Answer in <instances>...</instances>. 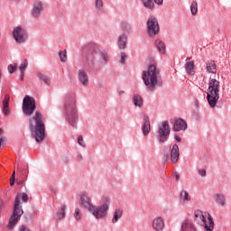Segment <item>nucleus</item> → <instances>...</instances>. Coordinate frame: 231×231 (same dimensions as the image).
<instances>
[{
    "label": "nucleus",
    "mask_w": 231,
    "mask_h": 231,
    "mask_svg": "<svg viewBox=\"0 0 231 231\" xmlns=\"http://www.w3.org/2000/svg\"><path fill=\"white\" fill-rule=\"evenodd\" d=\"M28 194L24 192L15 196L13 214L9 218V223L7 224V228L9 230H14L15 225H17V222L19 221V219H21V216L24 214V211L23 210V206L21 205V199L22 201H23V203H26L28 201Z\"/></svg>",
    "instance_id": "7ed1b4c3"
},
{
    "label": "nucleus",
    "mask_w": 231,
    "mask_h": 231,
    "mask_svg": "<svg viewBox=\"0 0 231 231\" xmlns=\"http://www.w3.org/2000/svg\"><path fill=\"white\" fill-rule=\"evenodd\" d=\"M143 81L148 91H154L156 88L163 86L160 69L154 64H151L146 70L143 71Z\"/></svg>",
    "instance_id": "f03ea898"
},
{
    "label": "nucleus",
    "mask_w": 231,
    "mask_h": 231,
    "mask_svg": "<svg viewBox=\"0 0 231 231\" xmlns=\"http://www.w3.org/2000/svg\"><path fill=\"white\" fill-rule=\"evenodd\" d=\"M64 116L69 125L77 129L79 122V113L77 112V105L75 104V97L68 96L65 98Z\"/></svg>",
    "instance_id": "20e7f679"
},
{
    "label": "nucleus",
    "mask_w": 231,
    "mask_h": 231,
    "mask_svg": "<svg viewBox=\"0 0 231 231\" xmlns=\"http://www.w3.org/2000/svg\"><path fill=\"white\" fill-rule=\"evenodd\" d=\"M191 15H197L198 14V2L193 1L190 5Z\"/></svg>",
    "instance_id": "2f4dec72"
},
{
    "label": "nucleus",
    "mask_w": 231,
    "mask_h": 231,
    "mask_svg": "<svg viewBox=\"0 0 231 231\" xmlns=\"http://www.w3.org/2000/svg\"><path fill=\"white\" fill-rule=\"evenodd\" d=\"M190 60V58H187V60Z\"/></svg>",
    "instance_id": "052dcab7"
},
{
    "label": "nucleus",
    "mask_w": 231,
    "mask_h": 231,
    "mask_svg": "<svg viewBox=\"0 0 231 231\" xmlns=\"http://www.w3.org/2000/svg\"><path fill=\"white\" fill-rule=\"evenodd\" d=\"M79 205L85 210H88V212H91L94 207L93 203H91V198H89L87 193H83L79 196Z\"/></svg>",
    "instance_id": "f8f14e48"
},
{
    "label": "nucleus",
    "mask_w": 231,
    "mask_h": 231,
    "mask_svg": "<svg viewBox=\"0 0 231 231\" xmlns=\"http://www.w3.org/2000/svg\"><path fill=\"white\" fill-rule=\"evenodd\" d=\"M36 76L38 77L39 80L42 82H44V84H47V86H50L51 84V80L50 79V77L46 74H42V72H37Z\"/></svg>",
    "instance_id": "393cba45"
},
{
    "label": "nucleus",
    "mask_w": 231,
    "mask_h": 231,
    "mask_svg": "<svg viewBox=\"0 0 231 231\" xmlns=\"http://www.w3.org/2000/svg\"><path fill=\"white\" fill-rule=\"evenodd\" d=\"M11 181H15V171H14L12 176H11Z\"/></svg>",
    "instance_id": "864d4df0"
},
{
    "label": "nucleus",
    "mask_w": 231,
    "mask_h": 231,
    "mask_svg": "<svg viewBox=\"0 0 231 231\" xmlns=\"http://www.w3.org/2000/svg\"><path fill=\"white\" fill-rule=\"evenodd\" d=\"M185 69H186V73H188V75L194 76V74L196 73L194 71V60L187 61L185 64Z\"/></svg>",
    "instance_id": "b1692460"
},
{
    "label": "nucleus",
    "mask_w": 231,
    "mask_h": 231,
    "mask_svg": "<svg viewBox=\"0 0 231 231\" xmlns=\"http://www.w3.org/2000/svg\"><path fill=\"white\" fill-rule=\"evenodd\" d=\"M1 212H5V200L0 197V214Z\"/></svg>",
    "instance_id": "c03bdc74"
},
{
    "label": "nucleus",
    "mask_w": 231,
    "mask_h": 231,
    "mask_svg": "<svg viewBox=\"0 0 231 231\" xmlns=\"http://www.w3.org/2000/svg\"><path fill=\"white\" fill-rule=\"evenodd\" d=\"M3 107L10 106V96L5 94L4 97V100L2 101Z\"/></svg>",
    "instance_id": "c9c22d12"
},
{
    "label": "nucleus",
    "mask_w": 231,
    "mask_h": 231,
    "mask_svg": "<svg viewBox=\"0 0 231 231\" xmlns=\"http://www.w3.org/2000/svg\"><path fill=\"white\" fill-rule=\"evenodd\" d=\"M143 5L147 10H154V2L152 0H143Z\"/></svg>",
    "instance_id": "7c9ffc66"
},
{
    "label": "nucleus",
    "mask_w": 231,
    "mask_h": 231,
    "mask_svg": "<svg viewBox=\"0 0 231 231\" xmlns=\"http://www.w3.org/2000/svg\"><path fill=\"white\" fill-rule=\"evenodd\" d=\"M155 5H163V0H153Z\"/></svg>",
    "instance_id": "603ef678"
},
{
    "label": "nucleus",
    "mask_w": 231,
    "mask_h": 231,
    "mask_svg": "<svg viewBox=\"0 0 231 231\" xmlns=\"http://www.w3.org/2000/svg\"><path fill=\"white\" fill-rule=\"evenodd\" d=\"M26 68H28V60H24L23 63H22L19 67L21 73H24L26 71Z\"/></svg>",
    "instance_id": "4c0bfd02"
},
{
    "label": "nucleus",
    "mask_w": 231,
    "mask_h": 231,
    "mask_svg": "<svg viewBox=\"0 0 231 231\" xmlns=\"http://www.w3.org/2000/svg\"><path fill=\"white\" fill-rule=\"evenodd\" d=\"M78 143L79 145H80L81 147H86V143L84 142V137H82V135H79L78 137Z\"/></svg>",
    "instance_id": "ea45409f"
},
{
    "label": "nucleus",
    "mask_w": 231,
    "mask_h": 231,
    "mask_svg": "<svg viewBox=\"0 0 231 231\" xmlns=\"http://www.w3.org/2000/svg\"><path fill=\"white\" fill-rule=\"evenodd\" d=\"M99 55L102 59V61L106 64V62H107V53L105 51H99Z\"/></svg>",
    "instance_id": "58836bf2"
},
{
    "label": "nucleus",
    "mask_w": 231,
    "mask_h": 231,
    "mask_svg": "<svg viewBox=\"0 0 231 231\" xmlns=\"http://www.w3.org/2000/svg\"><path fill=\"white\" fill-rule=\"evenodd\" d=\"M165 226V221L162 217H157L152 221V227L156 231H162Z\"/></svg>",
    "instance_id": "a211bd4d"
},
{
    "label": "nucleus",
    "mask_w": 231,
    "mask_h": 231,
    "mask_svg": "<svg viewBox=\"0 0 231 231\" xmlns=\"http://www.w3.org/2000/svg\"><path fill=\"white\" fill-rule=\"evenodd\" d=\"M13 37L18 44H23V42H26V39H28V34H26V31H24L23 27L16 26L13 30Z\"/></svg>",
    "instance_id": "9b49d317"
},
{
    "label": "nucleus",
    "mask_w": 231,
    "mask_h": 231,
    "mask_svg": "<svg viewBox=\"0 0 231 231\" xmlns=\"http://www.w3.org/2000/svg\"><path fill=\"white\" fill-rule=\"evenodd\" d=\"M180 199H182L183 201H190V195L189 194V191L182 190L180 192Z\"/></svg>",
    "instance_id": "473e14b6"
},
{
    "label": "nucleus",
    "mask_w": 231,
    "mask_h": 231,
    "mask_svg": "<svg viewBox=\"0 0 231 231\" xmlns=\"http://www.w3.org/2000/svg\"><path fill=\"white\" fill-rule=\"evenodd\" d=\"M2 113L8 116L10 115V106H3Z\"/></svg>",
    "instance_id": "a19ab883"
},
{
    "label": "nucleus",
    "mask_w": 231,
    "mask_h": 231,
    "mask_svg": "<svg viewBox=\"0 0 231 231\" xmlns=\"http://www.w3.org/2000/svg\"><path fill=\"white\" fill-rule=\"evenodd\" d=\"M20 176L22 180H26V176H28V164L22 163L18 165Z\"/></svg>",
    "instance_id": "412c9836"
},
{
    "label": "nucleus",
    "mask_w": 231,
    "mask_h": 231,
    "mask_svg": "<svg viewBox=\"0 0 231 231\" xmlns=\"http://www.w3.org/2000/svg\"><path fill=\"white\" fill-rule=\"evenodd\" d=\"M133 100H134V105L136 107H142V106H143V99L142 98V96L136 94L134 96Z\"/></svg>",
    "instance_id": "cd10ccee"
},
{
    "label": "nucleus",
    "mask_w": 231,
    "mask_h": 231,
    "mask_svg": "<svg viewBox=\"0 0 231 231\" xmlns=\"http://www.w3.org/2000/svg\"><path fill=\"white\" fill-rule=\"evenodd\" d=\"M199 174L202 178H205V176H207V171H205V170H199Z\"/></svg>",
    "instance_id": "de8ad7c7"
},
{
    "label": "nucleus",
    "mask_w": 231,
    "mask_h": 231,
    "mask_svg": "<svg viewBox=\"0 0 231 231\" xmlns=\"http://www.w3.org/2000/svg\"><path fill=\"white\" fill-rule=\"evenodd\" d=\"M117 42L120 50H125V48H127V35L125 34L119 35Z\"/></svg>",
    "instance_id": "aec40b11"
},
{
    "label": "nucleus",
    "mask_w": 231,
    "mask_h": 231,
    "mask_svg": "<svg viewBox=\"0 0 231 231\" xmlns=\"http://www.w3.org/2000/svg\"><path fill=\"white\" fill-rule=\"evenodd\" d=\"M216 201L218 203V205H221V207H225L226 205V197L223 193H217L216 196Z\"/></svg>",
    "instance_id": "5701e85b"
},
{
    "label": "nucleus",
    "mask_w": 231,
    "mask_h": 231,
    "mask_svg": "<svg viewBox=\"0 0 231 231\" xmlns=\"http://www.w3.org/2000/svg\"><path fill=\"white\" fill-rule=\"evenodd\" d=\"M125 59H127V55H125V52L121 53V64H125Z\"/></svg>",
    "instance_id": "a18cd8bd"
},
{
    "label": "nucleus",
    "mask_w": 231,
    "mask_h": 231,
    "mask_svg": "<svg viewBox=\"0 0 231 231\" xmlns=\"http://www.w3.org/2000/svg\"><path fill=\"white\" fill-rule=\"evenodd\" d=\"M155 46L162 55L165 54V43L162 40H156Z\"/></svg>",
    "instance_id": "c756f323"
},
{
    "label": "nucleus",
    "mask_w": 231,
    "mask_h": 231,
    "mask_svg": "<svg viewBox=\"0 0 231 231\" xmlns=\"http://www.w3.org/2000/svg\"><path fill=\"white\" fill-rule=\"evenodd\" d=\"M174 138H175L176 142H179V143L181 142V137H180V135L175 134V135H174Z\"/></svg>",
    "instance_id": "8fccbe9b"
},
{
    "label": "nucleus",
    "mask_w": 231,
    "mask_h": 231,
    "mask_svg": "<svg viewBox=\"0 0 231 231\" xmlns=\"http://www.w3.org/2000/svg\"><path fill=\"white\" fill-rule=\"evenodd\" d=\"M217 65H216V62H214V60H209L208 63H207V71L208 73H213V74H216L217 73Z\"/></svg>",
    "instance_id": "bb28decb"
},
{
    "label": "nucleus",
    "mask_w": 231,
    "mask_h": 231,
    "mask_svg": "<svg viewBox=\"0 0 231 231\" xmlns=\"http://www.w3.org/2000/svg\"><path fill=\"white\" fill-rule=\"evenodd\" d=\"M200 220L202 221V225L207 231L214 230V219L212 218V216L210 214L208 213V221L205 215L201 216Z\"/></svg>",
    "instance_id": "4468645a"
},
{
    "label": "nucleus",
    "mask_w": 231,
    "mask_h": 231,
    "mask_svg": "<svg viewBox=\"0 0 231 231\" xmlns=\"http://www.w3.org/2000/svg\"><path fill=\"white\" fill-rule=\"evenodd\" d=\"M36 107L37 106L35 105V99L33 97L30 96H25L23 97L22 109L26 116H32Z\"/></svg>",
    "instance_id": "0eeeda50"
},
{
    "label": "nucleus",
    "mask_w": 231,
    "mask_h": 231,
    "mask_svg": "<svg viewBox=\"0 0 231 231\" xmlns=\"http://www.w3.org/2000/svg\"><path fill=\"white\" fill-rule=\"evenodd\" d=\"M221 89V83L216 79H210L208 88L207 89V100L209 107L214 109L219 101V91Z\"/></svg>",
    "instance_id": "39448f33"
},
{
    "label": "nucleus",
    "mask_w": 231,
    "mask_h": 231,
    "mask_svg": "<svg viewBox=\"0 0 231 231\" xmlns=\"http://www.w3.org/2000/svg\"><path fill=\"white\" fill-rule=\"evenodd\" d=\"M174 178H175L176 181H180V173L176 172Z\"/></svg>",
    "instance_id": "5fc2aeb1"
},
{
    "label": "nucleus",
    "mask_w": 231,
    "mask_h": 231,
    "mask_svg": "<svg viewBox=\"0 0 231 231\" xmlns=\"http://www.w3.org/2000/svg\"><path fill=\"white\" fill-rule=\"evenodd\" d=\"M187 121L182 118H177L173 124V131L175 133H180V131H187Z\"/></svg>",
    "instance_id": "ddd939ff"
},
{
    "label": "nucleus",
    "mask_w": 231,
    "mask_h": 231,
    "mask_svg": "<svg viewBox=\"0 0 231 231\" xmlns=\"http://www.w3.org/2000/svg\"><path fill=\"white\" fill-rule=\"evenodd\" d=\"M109 199L105 198L101 205L92 207L90 210L92 216H94L96 219H106V217H107V212L109 211Z\"/></svg>",
    "instance_id": "423d86ee"
},
{
    "label": "nucleus",
    "mask_w": 231,
    "mask_h": 231,
    "mask_svg": "<svg viewBox=\"0 0 231 231\" xmlns=\"http://www.w3.org/2000/svg\"><path fill=\"white\" fill-rule=\"evenodd\" d=\"M96 8L97 12H102L104 8V2L102 0H96Z\"/></svg>",
    "instance_id": "e433bc0d"
},
{
    "label": "nucleus",
    "mask_w": 231,
    "mask_h": 231,
    "mask_svg": "<svg viewBox=\"0 0 231 231\" xmlns=\"http://www.w3.org/2000/svg\"><path fill=\"white\" fill-rule=\"evenodd\" d=\"M180 231H197V230L194 225H192V223L189 222L188 220H185L181 225Z\"/></svg>",
    "instance_id": "4be33fe9"
},
{
    "label": "nucleus",
    "mask_w": 231,
    "mask_h": 231,
    "mask_svg": "<svg viewBox=\"0 0 231 231\" xmlns=\"http://www.w3.org/2000/svg\"><path fill=\"white\" fill-rule=\"evenodd\" d=\"M123 214H124L123 209H120V208L116 209L114 212V217L112 218V223L114 225L118 223V219H120V217H122Z\"/></svg>",
    "instance_id": "a878e982"
},
{
    "label": "nucleus",
    "mask_w": 231,
    "mask_h": 231,
    "mask_svg": "<svg viewBox=\"0 0 231 231\" xmlns=\"http://www.w3.org/2000/svg\"><path fill=\"white\" fill-rule=\"evenodd\" d=\"M95 53H98V47L96 44L89 45L88 54L85 63L87 69H93L95 68Z\"/></svg>",
    "instance_id": "1a4fd4ad"
},
{
    "label": "nucleus",
    "mask_w": 231,
    "mask_h": 231,
    "mask_svg": "<svg viewBox=\"0 0 231 231\" xmlns=\"http://www.w3.org/2000/svg\"><path fill=\"white\" fill-rule=\"evenodd\" d=\"M147 32L149 37H156L160 33V25L156 18L150 17L147 21Z\"/></svg>",
    "instance_id": "9d476101"
},
{
    "label": "nucleus",
    "mask_w": 231,
    "mask_h": 231,
    "mask_svg": "<svg viewBox=\"0 0 231 231\" xmlns=\"http://www.w3.org/2000/svg\"><path fill=\"white\" fill-rule=\"evenodd\" d=\"M43 10H44V5H42V2L41 1L34 2L32 9V17L38 18L42 14Z\"/></svg>",
    "instance_id": "2eb2a0df"
},
{
    "label": "nucleus",
    "mask_w": 231,
    "mask_h": 231,
    "mask_svg": "<svg viewBox=\"0 0 231 231\" xmlns=\"http://www.w3.org/2000/svg\"><path fill=\"white\" fill-rule=\"evenodd\" d=\"M117 93H118V95H124L125 93V91H124L122 89H117Z\"/></svg>",
    "instance_id": "6e6d98bb"
},
{
    "label": "nucleus",
    "mask_w": 231,
    "mask_h": 231,
    "mask_svg": "<svg viewBox=\"0 0 231 231\" xmlns=\"http://www.w3.org/2000/svg\"><path fill=\"white\" fill-rule=\"evenodd\" d=\"M82 159H83L82 154L78 153V155H77L78 162H82Z\"/></svg>",
    "instance_id": "3c124183"
},
{
    "label": "nucleus",
    "mask_w": 231,
    "mask_h": 231,
    "mask_svg": "<svg viewBox=\"0 0 231 231\" xmlns=\"http://www.w3.org/2000/svg\"><path fill=\"white\" fill-rule=\"evenodd\" d=\"M143 136H147L151 133V121L149 120V116H143V125L142 127Z\"/></svg>",
    "instance_id": "6ab92c4d"
},
{
    "label": "nucleus",
    "mask_w": 231,
    "mask_h": 231,
    "mask_svg": "<svg viewBox=\"0 0 231 231\" xmlns=\"http://www.w3.org/2000/svg\"><path fill=\"white\" fill-rule=\"evenodd\" d=\"M24 180H26V179H22V178L20 177V180H17V181H16L17 185H23V183H24Z\"/></svg>",
    "instance_id": "09e8293b"
},
{
    "label": "nucleus",
    "mask_w": 231,
    "mask_h": 231,
    "mask_svg": "<svg viewBox=\"0 0 231 231\" xmlns=\"http://www.w3.org/2000/svg\"><path fill=\"white\" fill-rule=\"evenodd\" d=\"M58 219H64L66 217V204L61 205L60 210L56 213Z\"/></svg>",
    "instance_id": "c85d7f7f"
},
{
    "label": "nucleus",
    "mask_w": 231,
    "mask_h": 231,
    "mask_svg": "<svg viewBox=\"0 0 231 231\" xmlns=\"http://www.w3.org/2000/svg\"><path fill=\"white\" fill-rule=\"evenodd\" d=\"M78 80L81 82L82 86H88L89 77L88 76V72L84 69L78 70Z\"/></svg>",
    "instance_id": "dca6fc26"
},
{
    "label": "nucleus",
    "mask_w": 231,
    "mask_h": 231,
    "mask_svg": "<svg viewBox=\"0 0 231 231\" xmlns=\"http://www.w3.org/2000/svg\"><path fill=\"white\" fill-rule=\"evenodd\" d=\"M171 134V126L169 125V121H163L158 126V140L162 143H165L169 140V135Z\"/></svg>",
    "instance_id": "6e6552de"
},
{
    "label": "nucleus",
    "mask_w": 231,
    "mask_h": 231,
    "mask_svg": "<svg viewBox=\"0 0 231 231\" xmlns=\"http://www.w3.org/2000/svg\"><path fill=\"white\" fill-rule=\"evenodd\" d=\"M14 184H15V180H10L11 187L14 186Z\"/></svg>",
    "instance_id": "bf43d9fd"
},
{
    "label": "nucleus",
    "mask_w": 231,
    "mask_h": 231,
    "mask_svg": "<svg viewBox=\"0 0 231 231\" xmlns=\"http://www.w3.org/2000/svg\"><path fill=\"white\" fill-rule=\"evenodd\" d=\"M178 160H180V146L173 144L171 150V163H178Z\"/></svg>",
    "instance_id": "f3484780"
},
{
    "label": "nucleus",
    "mask_w": 231,
    "mask_h": 231,
    "mask_svg": "<svg viewBox=\"0 0 231 231\" xmlns=\"http://www.w3.org/2000/svg\"><path fill=\"white\" fill-rule=\"evenodd\" d=\"M29 129L34 140L40 143L46 136V126L44 125V115L37 110L28 120Z\"/></svg>",
    "instance_id": "f257e3e1"
},
{
    "label": "nucleus",
    "mask_w": 231,
    "mask_h": 231,
    "mask_svg": "<svg viewBox=\"0 0 231 231\" xmlns=\"http://www.w3.org/2000/svg\"><path fill=\"white\" fill-rule=\"evenodd\" d=\"M20 79L22 81L24 80V72H21Z\"/></svg>",
    "instance_id": "4d7b16f0"
},
{
    "label": "nucleus",
    "mask_w": 231,
    "mask_h": 231,
    "mask_svg": "<svg viewBox=\"0 0 231 231\" xmlns=\"http://www.w3.org/2000/svg\"><path fill=\"white\" fill-rule=\"evenodd\" d=\"M3 143H5V138H4V137H1V138H0V147H1V145H2Z\"/></svg>",
    "instance_id": "13d9d810"
},
{
    "label": "nucleus",
    "mask_w": 231,
    "mask_h": 231,
    "mask_svg": "<svg viewBox=\"0 0 231 231\" xmlns=\"http://www.w3.org/2000/svg\"><path fill=\"white\" fill-rule=\"evenodd\" d=\"M59 57L61 62H66V60H68V53L66 52V51H60Z\"/></svg>",
    "instance_id": "72a5a7b5"
},
{
    "label": "nucleus",
    "mask_w": 231,
    "mask_h": 231,
    "mask_svg": "<svg viewBox=\"0 0 231 231\" xmlns=\"http://www.w3.org/2000/svg\"><path fill=\"white\" fill-rule=\"evenodd\" d=\"M1 131H2V130H1V128H0V134H1Z\"/></svg>",
    "instance_id": "e2e57ef3"
},
{
    "label": "nucleus",
    "mask_w": 231,
    "mask_h": 231,
    "mask_svg": "<svg viewBox=\"0 0 231 231\" xmlns=\"http://www.w3.org/2000/svg\"><path fill=\"white\" fill-rule=\"evenodd\" d=\"M196 106H198V101H196Z\"/></svg>",
    "instance_id": "680f3d73"
},
{
    "label": "nucleus",
    "mask_w": 231,
    "mask_h": 231,
    "mask_svg": "<svg viewBox=\"0 0 231 231\" xmlns=\"http://www.w3.org/2000/svg\"><path fill=\"white\" fill-rule=\"evenodd\" d=\"M73 216L76 221H80V219H82V212L79 209V208H75Z\"/></svg>",
    "instance_id": "f704fd0d"
},
{
    "label": "nucleus",
    "mask_w": 231,
    "mask_h": 231,
    "mask_svg": "<svg viewBox=\"0 0 231 231\" xmlns=\"http://www.w3.org/2000/svg\"><path fill=\"white\" fill-rule=\"evenodd\" d=\"M7 69H8L9 73H14V71H15V69H17V66H14V65L10 64V65H8Z\"/></svg>",
    "instance_id": "37998d69"
},
{
    "label": "nucleus",
    "mask_w": 231,
    "mask_h": 231,
    "mask_svg": "<svg viewBox=\"0 0 231 231\" xmlns=\"http://www.w3.org/2000/svg\"><path fill=\"white\" fill-rule=\"evenodd\" d=\"M194 216L195 217H199L200 219V217L203 216V211L199 210V209H196L194 212Z\"/></svg>",
    "instance_id": "79ce46f5"
},
{
    "label": "nucleus",
    "mask_w": 231,
    "mask_h": 231,
    "mask_svg": "<svg viewBox=\"0 0 231 231\" xmlns=\"http://www.w3.org/2000/svg\"><path fill=\"white\" fill-rule=\"evenodd\" d=\"M19 231H32L30 230V227L26 226L25 225L20 226Z\"/></svg>",
    "instance_id": "49530a36"
}]
</instances>
